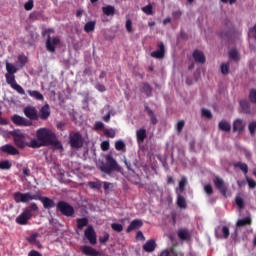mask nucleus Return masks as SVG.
<instances>
[{"label":"nucleus","instance_id":"obj_1","mask_svg":"<svg viewBox=\"0 0 256 256\" xmlns=\"http://www.w3.org/2000/svg\"><path fill=\"white\" fill-rule=\"evenodd\" d=\"M36 141L43 147L53 146L58 150L63 149V144L57 140L56 134L51 129L39 128L36 131Z\"/></svg>","mask_w":256,"mask_h":256},{"label":"nucleus","instance_id":"obj_2","mask_svg":"<svg viewBox=\"0 0 256 256\" xmlns=\"http://www.w3.org/2000/svg\"><path fill=\"white\" fill-rule=\"evenodd\" d=\"M10 136H12L14 144L19 149H25L26 147L30 149H40L43 147L37 139H30V142H26L27 134L22 133L21 130L10 132Z\"/></svg>","mask_w":256,"mask_h":256},{"label":"nucleus","instance_id":"obj_3","mask_svg":"<svg viewBox=\"0 0 256 256\" xmlns=\"http://www.w3.org/2000/svg\"><path fill=\"white\" fill-rule=\"evenodd\" d=\"M99 170L108 175H111L113 172H123V169L121 166H119L118 162H116L111 154L106 155V163H102L101 166H99Z\"/></svg>","mask_w":256,"mask_h":256},{"label":"nucleus","instance_id":"obj_4","mask_svg":"<svg viewBox=\"0 0 256 256\" xmlns=\"http://www.w3.org/2000/svg\"><path fill=\"white\" fill-rule=\"evenodd\" d=\"M69 146H71L72 150L83 149V146H84L83 135L79 132L71 131V133H69Z\"/></svg>","mask_w":256,"mask_h":256},{"label":"nucleus","instance_id":"obj_5","mask_svg":"<svg viewBox=\"0 0 256 256\" xmlns=\"http://www.w3.org/2000/svg\"><path fill=\"white\" fill-rule=\"evenodd\" d=\"M41 196L40 193H36V194H31L29 192L27 193H21V192H16L14 193V201H16V203H28L31 201H37V199H39Z\"/></svg>","mask_w":256,"mask_h":256},{"label":"nucleus","instance_id":"obj_6","mask_svg":"<svg viewBox=\"0 0 256 256\" xmlns=\"http://www.w3.org/2000/svg\"><path fill=\"white\" fill-rule=\"evenodd\" d=\"M56 210L64 217H74L75 214L74 207L65 201L57 202Z\"/></svg>","mask_w":256,"mask_h":256},{"label":"nucleus","instance_id":"obj_7","mask_svg":"<svg viewBox=\"0 0 256 256\" xmlns=\"http://www.w3.org/2000/svg\"><path fill=\"white\" fill-rule=\"evenodd\" d=\"M5 82L10 86V88L19 93V95H26V91L22 86L17 84L16 76H14V74H5Z\"/></svg>","mask_w":256,"mask_h":256},{"label":"nucleus","instance_id":"obj_8","mask_svg":"<svg viewBox=\"0 0 256 256\" xmlns=\"http://www.w3.org/2000/svg\"><path fill=\"white\" fill-rule=\"evenodd\" d=\"M61 44V38L59 37H51V35L47 36L46 40V51L49 53L56 52V47Z\"/></svg>","mask_w":256,"mask_h":256},{"label":"nucleus","instance_id":"obj_9","mask_svg":"<svg viewBox=\"0 0 256 256\" xmlns=\"http://www.w3.org/2000/svg\"><path fill=\"white\" fill-rule=\"evenodd\" d=\"M12 123L14 125L19 126V127H31L32 126V120H27L24 117H21L20 115H14L11 118Z\"/></svg>","mask_w":256,"mask_h":256},{"label":"nucleus","instance_id":"obj_10","mask_svg":"<svg viewBox=\"0 0 256 256\" xmlns=\"http://www.w3.org/2000/svg\"><path fill=\"white\" fill-rule=\"evenodd\" d=\"M84 237L89 241L91 245H96L98 243L96 232L94 231L93 226H87L84 231Z\"/></svg>","mask_w":256,"mask_h":256},{"label":"nucleus","instance_id":"obj_11","mask_svg":"<svg viewBox=\"0 0 256 256\" xmlns=\"http://www.w3.org/2000/svg\"><path fill=\"white\" fill-rule=\"evenodd\" d=\"M23 112H24V115H26L27 119H29L31 121L39 120V116H38L36 107L27 106L26 108H24Z\"/></svg>","mask_w":256,"mask_h":256},{"label":"nucleus","instance_id":"obj_12","mask_svg":"<svg viewBox=\"0 0 256 256\" xmlns=\"http://www.w3.org/2000/svg\"><path fill=\"white\" fill-rule=\"evenodd\" d=\"M36 201H40V203H42V206L44 207V209H52L54 207L57 208V204L54 202V200H52L49 197H43L41 196L39 199H36Z\"/></svg>","mask_w":256,"mask_h":256},{"label":"nucleus","instance_id":"obj_13","mask_svg":"<svg viewBox=\"0 0 256 256\" xmlns=\"http://www.w3.org/2000/svg\"><path fill=\"white\" fill-rule=\"evenodd\" d=\"M214 187L218 189L221 193V195L226 196V185L225 182L219 177L216 176L213 180Z\"/></svg>","mask_w":256,"mask_h":256},{"label":"nucleus","instance_id":"obj_14","mask_svg":"<svg viewBox=\"0 0 256 256\" xmlns=\"http://www.w3.org/2000/svg\"><path fill=\"white\" fill-rule=\"evenodd\" d=\"M37 212H39V207L36 203L32 202L24 209V212L20 213V215L34 216Z\"/></svg>","mask_w":256,"mask_h":256},{"label":"nucleus","instance_id":"obj_15","mask_svg":"<svg viewBox=\"0 0 256 256\" xmlns=\"http://www.w3.org/2000/svg\"><path fill=\"white\" fill-rule=\"evenodd\" d=\"M51 116V110L49 104L42 106L39 110L38 117L40 120H47Z\"/></svg>","mask_w":256,"mask_h":256},{"label":"nucleus","instance_id":"obj_16","mask_svg":"<svg viewBox=\"0 0 256 256\" xmlns=\"http://www.w3.org/2000/svg\"><path fill=\"white\" fill-rule=\"evenodd\" d=\"M240 111L243 114L246 115H254L255 112H253L250 108V102H248L247 100H241L240 101Z\"/></svg>","mask_w":256,"mask_h":256},{"label":"nucleus","instance_id":"obj_17","mask_svg":"<svg viewBox=\"0 0 256 256\" xmlns=\"http://www.w3.org/2000/svg\"><path fill=\"white\" fill-rule=\"evenodd\" d=\"M0 151H2L3 153H7V155H11V156L19 155V150H17L16 147H14L11 144H6L2 146V148H0Z\"/></svg>","mask_w":256,"mask_h":256},{"label":"nucleus","instance_id":"obj_18","mask_svg":"<svg viewBox=\"0 0 256 256\" xmlns=\"http://www.w3.org/2000/svg\"><path fill=\"white\" fill-rule=\"evenodd\" d=\"M0 151H2L3 153H7V155H11V156L19 155V150H17L16 147H14L11 144H6L2 146V148H0Z\"/></svg>","mask_w":256,"mask_h":256},{"label":"nucleus","instance_id":"obj_19","mask_svg":"<svg viewBox=\"0 0 256 256\" xmlns=\"http://www.w3.org/2000/svg\"><path fill=\"white\" fill-rule=\"evenodd\" d=\"M81 253L85 256H99V252L91 246H81Z\"/></svg>","mask_w":256,"mask_h":256},{"label":"nucleus","instance_id":"obj_20","mask_svg":"<svg viewBox=\"0 0 256 256\" xmlns=\"http://www.w3.org/2000/svg\"><path fill=\"white\" fill-rule=\"evenodd\" d=\"M193 59H194V62L198 64H205L206 62L205 54L200 50H194Z\"/></svg>","mask_w":256,"mask_h":256},{"label":"nucleus","instance_id":"obj_21","mask_svg":"<svg viewBox=\"0 0 256 256\" xmlns=\"http://www.w3.org/2000/svg\"><path fill=\"white\" fill-rule=\"evenodd\" d=\"M156 249V242L154 239L146 241L143 245V251L147 253H153Z\"/></svg>","mask_w":256,"mask_h":256},{"label":"nucleus","instance_id":"obj_22","mask_svg":"<svg viewBox=\"0 0 256 256\" xmlns=\"http://www.w3.org/2000/svg\"><path fill=\"white\" fill-rule=\"evenodd\" d=\"M143 227V221L141 220H133L129 224L128 228L126 229V233H131L133 230H138Z\"/></svg>","mask_w":256,"mask_h":256},{"label":"nucleus","instance_id":"obj_23","mask_svg":"<svg viewBox=\"0 0 256 256\" xmlns=\"http://www.w3.org/2000/svg\"><path fill=\"white\" fill-rule=\"evenodd\" d=\"M32 217H34V216L20 214L16 218V223L19 224L20 226H26L27 223L29 222V220H31Z\"/></svg>","mask_w":256,"mask_h":256},{"label":"nucleus","instance_id":"obj_24","mask_svg":"<svg viewBox=\"0 0 256 256\" xmlns=\"http://www.w3.org/2000/svg\"><path fill=\"white\" fill-rule=\"evenodd\" d=\"M245 130V125L243 124V120L240 118L236 119L233 122V132H243Z\"/></svg>","mask_w":256,"mask_h":256},{"label":"nucleus","instance_id":"obj_25","mask_svg":"<svg viewBox=\"0 0 256 256\" xmlns=\"http://www.w3.org/2000/svg\"><path fill=\"white\" fill-rule=\"evenodd\" d=\"M37 236H38L37 233L30 235L29 238H27V242H29L30 245H34L37 248L41 249L42 245H41V242L37 240Z\"/></svg>","mask_w":256,"mask_h":256},{"label":"nucleus","instance_id":"obj_26","mask_svg":"<svg viewBox=\"0 0 256 256\" xmlns=\"http://www.w3.org/2000/svg\"><path fill=\"white\" fill-rule=\"evenodd\" d=\"M190 232L186 229H179L178 230V238L182 241H189L190 240Z\"/></svg>","mask_w":256,"mask_h":256},{"label":"nucleus","instance_id":"obj_27","mask_svg":"<svg viewBox=\"0 0 256 256\" xmlns=\"http://www.w3.org/2000/svg\"><path fill=\"white\" fill-rule=\"evenodd\" d=\"M87 187L92 190H101L103 187V182L97 180V181H89L87 182Z\"/></svg>","mask_w":256,"mask_h":256},{"label":"nucleus","instance_id":"obj_28","mask_svg":"<svg viewBox=\"0 0 256 256\" xmlns=\"http://www.w3.org/2000/svg\"><path fill=\"white\" fill-rule=\"evenodd\" d=\"M233 167L240 169V171L243 172V174H245V176H247V174H248V165H247V163L236 162V163L233 164Z\"/></svg>","mask_w":256,"mask_h":256},{"label":"nucleus","instance_id":"obj_29","mask_svg":"<svg viewBox=\"0 0 256 256\" xmlns=\"http://www.w3.org/2000/svg\"><path fill=\"white\" fill-rule=\"evenodd\" d=\"M27 94H29L30 97L36 99L37 101L44 100V96H42L41 92L37 90H27Z\"/></svg>","mask_w":256,"mask_h":256},{"label":"nucleus","instance_id":"obj_30","mask_svg":"<svg viewBox=\"0 0 256 256\" xmlns=\"http://www.w3.org/2000/svg\"><path fill=\"white\" fill-rule=\"evenodd\" d=\"M89 220L88 218H77L76 224H77V229L78 230H83L84 227L88 226Z\"/></svg>","mask_w":256,"mask_h":256},{"label":"nucleus","instance_id":"obj_31","mask_svg":"<svg viewBox=\"0 0 256 256\" xmlns=\"http://www.w3.org/2000/svg\"><path fill=\"white\" fill-rule=\"evenodd\" d=\"M136 139L139 144L144 143V139H146V129H139L136 131Z\"/></svg>","mask_w":256,"mask_h":256},{"label":"nucleus","instance_id":"obj_32","mask_svg":"<svg viewBox=\"0 0 256 256\" xmlns=\"http://www.w3.org/2000/svg\"><path fill=\"white\" fill-rule=\"evenodd\" d=\"M218 128L223 132L231 131V125L230 123L226 122V120H221V122L218 124Z\"/></svg>","mask_w":256,"mask_h":256},{"label":"nucleus","instance_id":"obj_33","mask_svg":"<svg viewBox=\"0 0 256 256\" xmlns=\"http://www.w3.org/2000/svg\"><path fill=\"white\" fill-rule=\"evenodd\" d=\"M251 225V218L247 217V218H243L240 219L236 222V227L240 228V227H245Z\"/></svg>","mask_w":256,"mask_h":256},{"label":"nucleus","instance_id":"obj_34","mask_svg":"<svg viewBox=\"0 0 256 256\" xmlns=\"http://www.w3.org/2000/svg\"><path fill=\"white\" fill-rule=\"evenodd\" d=\"M152 88L148 83L141 84V93L146 94L147 97H151Z\"/></svg>","mask_w":256,"mask_h":256},{"label":"nucleus","instance_id":"obj_35","mask_svg":"<svg viewBox=\"0 0 256 256\" xmlns=\"http://www.w3.org/2000/svg\"><path fill=\"white\" fill-rule=\"evenodd\" d=\"M5 70L7 71V74L5 75H14L17 73V68L13 64L7 63L5 64Z\"/></svg>","mask_w":256,"mask_h":256},{"label":"nucleus","instance_id":"obj_36","mask_svg":"<svg viewBox=\"0 0 256 256\" xmlns=\"http://www.w3.org/2000/svg\"><path fill=\"white\" fill-rule=\"evenodd\" d=\"M144 110H146V112L148 113V116H149V119L151 120V123L153 125H156L157 120H156L155 113L153 112V110H151L148 106H145Z\"/></svg>","mask_w":256,"mask_h":256},{"label":"nucleus","instance_id":"obj_37","mask_svg":"<svg viewBox=\"0 0 256 256\" xmlns=\"http://www.w3.org/2000/svg\"><path fill=\"white\" fill-rule=\"evenodd\" d=\"M96 27V22L94 21H89L84 25V32L86 33H91L94 31V28Z\"/></svg>","mask_w":256,"mask_h":256},{"label":"nucleus","instance_id":"obj_38","mask_svg":"<svg viewBox=\"0 0 256 256\" xmlns=\"http://www.w3.org/2000/svg\"><path fill=\"white\" fill-rule=\"evenodd\" d=\"M176 205H178L179 209H186L187 205H186V200L185 197L178 195V199L176 201Z\"/></svg>","mask_w":256,"mask_h":256},{"label":"nucleus","instance_id":"obj_39","mask_svg":"<svg viewBox=\"0 0 256 256\" xmlns=\"http://www.w3.org/2000/svg\"><path fill=\"white\" fill-rule=\"evenodd\" d=\"M102 13L106 16H113L114 15V6H107V7H102Z\"/></svg>","mask_w":256,"mask_h":256},{"label":"nucleus","instance_id":"obj_40","mask_svg":"<svg viewBox=\"0 0 256 256\" xmlns=\"http://www.w3.org/2000/svg\"><path fill=\"white\" fill-rule=\"evenodd\" d=\"M102 188L104 189V195H109L110 189H113V183L111 182H102Z\"/></svg>","mask_w":256,"mask_h":256},{"label":"nucleus","instance_id":"obj_41","mask_svg":"<svg viewBox=\"0 0 256 256\" xmlns=\"http://www.w3.org/2000/svg\"><path fill=\"white\" fill-rule=\"evenodd\" d=\"M11 167H12V164H11V162H9V160H4V161L0 162V170L6 171V170L11 169Z\"/></svg>","mask_w":256,"mask_h":256},{"label":"nucleus","instance_id":"obj_42","mask_svg":"<svg viewBox=\"0 0 256 256\" xmlns=\"http://www.w3.org/2000/svg\"><path fill=\"white\" fill-rule=\"evenodd\" d=\"M221 234L223 239H228L230 237V228L228 226L221 227Z\"/></svg>","mask_w":256,"mask_h":256},{"label":"nucleus","instance_id":"obj_43","mask_svg":"<svg viewBox=\"0 0 256 256\" xmlns=\"http://www.w3.org/2000/svg\"><path fill=\"white\" fill-rule=\"evenodd\" d=\"M114 147L118 151H124V149H126V144H124L123 141L119 140V141H116V143L114 144Z\"/></svg>","mask_w":256,"mask_h":256},{"label":"nucleus","instance_id":"obj_44","mask_svg":"<svg viewBox=\"0 0 256 256\" xmlns=\"http://www.w3.org/2000/svg\"><path fill=\"white\" fill-rule=\"evenodd\" d=\"M104 135L108 138H115L116 137V131L114 129H106L104 130Z\"/></svg>","mask_w":256,"mask_h":256},{"label":"nucleus","instance_id":"obj_45","mask_svg":"<svg viewBox=\"0 0 256 256\" xmlns=\"http://www.w3.org/2000/svg\"><path fill=\"white\" fill-rule=\"evenodd\" d=\"M235 203L238 208L240 209L245 208V202L243 201V198H241L240 196H236Z\"/></svg>","mask_w":256,"mask_h":256},{"label":"nucleus","instance_id":"obj_46","mask_svg":"<svg viewBox=\"0 0 256 256\" xmlns=\"http://www.w3.org/2000/svg\"><path fill=\"white\" fill-rule=\"evenodd\" d=\"M144 14L146 15H153V6L151 4H148V6H144L141 8Z\"/></svg>","mask_w":256,"mask_h":256},{"label":"nucleus","instance_id":"obj_47","mask_svg":"<svg viewBox=\"0 0 256 256\" xmlns=\"http://www.w3.org/2000/svg\"><path fill=\"white\" fill-rule=\"evenodd\" d=\"M151 57L156 59H161V44L158 43V50L151 52Z\"/></svg>","mask_w":256,"mask_h":256},{"label":"nucleus","instance_id":"obj_48","mask_svg":"<svg viewBox=\"0 0 256 256\" xmlns=\"http://www.w3.org/2000/svg\"><path fill=\"white\" fill-rule=\"evenodd\" d=\"M111 229L114 230V232L121 233V232H123V225L118 224V223H112Z\"/></svg>","mask_w":256,"mask_h":256},{"label":"nucleus","instance_id":"obj_49","mask_svg":"<svg viewBox=\"0 0 256 256\" xmlns=\"http://www.w3.org/2000/svg\"><path fill=\"white\" fill-rule=\"evenodd\" d=\"M161 256H178L175 249L171 248V250H164L161 252Z\"/></svg>","mask_w":256,"mask_h":256},{"label":"nucleus","instance_id":"obj_50","mask_svg":"<svg viewBox=\"0 0 256 256\" xmlns=\"http://www.w3.org/2000/svg\"><path fill=\"white\" fill-rule=\"evenodd\" d=\"M250 102L256 104V89H250V94L248 96Z\"/></svg>","mask_w":256,"mask_h":256},{"label":"nucleus","instance_id":"obj_51","mask_svg":"<svg viewBox=\"0 0 256 256\" xmlns=\"http://www.w3.org/2000/svg\"><path fill=\"white\" fill-rule=\"evenodd\" d=\"M248 131H250V135L253 136L255 135L256 132V122H250V124H248Z\"/></svg>","mask_w":256,"mask_h":256},{"label":"nucleus","instance_id":"obj_52","mask_svg":"<svg viewBox=\"0 0 256 256\" xmlns=\"http://www.w3.org/2000/svg\"><path fill=\"white\" fill-rule=\"evenodd\" d=\"M246 179V183H248V187H250V189H255L256 188V181L251 179L248 176H245Z\"/></svg>","mask_w":256,"mask_h":256},{"label":"nucleus","instance_id":"obj_53","mask_svg":"<svg viewBox=\"0 0 256 256\" xmlns=\"http://www.w3.org/2000/svg\"><path fill=\"white\" fill-rule=\"evenodd\" d=\"M201 116H203L206 119H211L213 116L211 114V111L208 109L203 108V110H201Z\"/></svg>","mask_w":256,"mask_h":256},{"label":"nucleus","instance_id":"obj_54","mask_svg":"<svg viewBox=\"0 0 256 256\" xmlns=\"http://www.w3.org/2000/svg\"><path fill=\"white\" fill-rule=\"evenodd\" d=\"M229 70H230V64L228 63L221 64V74L227 75L229 73Z\"/></svg>","mask_w":256,"mask_h":256},{"label":"nucleus","instance_id":"obj_55","mask_svg":"<svg viewBox=\"0 0 256 256\" xmlns=\"http://www.w3.org/2000/svg\"><path fill=\"white\" fill-rule=\"evenodd\" d=\"M230 59L233 61H238V51L231 49L229 52Z\"/></svg>","mask_w":256,"mask_h":256},{"label":"nucleus","instance_id":"obj_56","mask_svg":"<svg viewBox=\"0 0 256 256\" xmlns=\"http://www.w3.org/2000/svg\"><path fill=\"white\" fill-rule=\"evenodd\" d=\"M17 60L19 61L20 67H24L26 65V63H27L26 55H19Z\"/></svg>","mask_w":256,"mask_h":256},{"label":"nucleus","instance_id":"obj_57","mask_svg":"<svg viewBox=\"0 0 256 256\" xmlns=\"http://www.w3.org/2000/svg\"><path fill=\"white\" fill-rule=\"evenodd\" d=\"M188 183L185 177L181 178V181H179V191L183 192L185 191V186Z\"/></svg>","mask_w":256,"mask_h":256},{"label":"nucleus","instance_id":"obj_58","mask_svg":"<svg viewBox=\"0 0 256 256\" xmlns=\"http://www.w3.org/2000/svg\"><path fill=\"white\" fill-rule=\"evenodd\" d=\"M204 193H206V195L208 196L213 195V187L211 186V184H207L206 186H204Z\"/></svg>","mask_w":256,"mask_h":256},{"label":"nucleus","instance_id":"obj_59","mask_svg":"<svg viewBox=\"0 0 256 256\" xmlns=\"http://www.w3.org/2000/svg\"><path fill=\"white\" fill-rule=\"evenodd\" d=\"M183 128H185V121L179 120V122L176 125V130L178 131V133H181L183 131Z\"/></svg>","mask_w":256,"mask_h":256},{"label":"nucleus","instance_id":"obj_60","mask_svg":"<svg viewBox=\"0 0 256 256\" xmlns=\"http://www.w3.org/2000/svg\"><path fill=\"white\" fill-rule=\"evenodd\" d=\"M126 31H128V33H133V22L131 19L126 20Z\"/></svg>","mask_w":256,"mask_h":256},{"label":"nucleus","instance_id":"obj_61","mask_svg":"<svg viewBox=\"0 0 256 256\" xmlns=\"http://www.w3.org/2000/svg\"><path fill=\"white\" fill-rule=\"evenodd\" d=\"M33 7H34V1L33 0H29V1L26 2V4H24V9L26 11H31Z\"/></svg>","mask_w":256,"mask_h":256},{"label":"nucleus","instance_id":"obj_62","mask_svg":"<svg viewBox=\"0 0 256 256\" xmlns=\"http://www.w3.org/2000/svg\"><path fill=\"white\" fill-rule=\"evenodd\" d=\"M108 241H109V234L108 233L99 237V243H101V244H106Z\"/></svg>","mask_w":256,"mask_h":256},{"label":"nucleus","instance_id":"obj_63","mask_svg":"<svg viewBox=\"0 0 256 256\" xmlns=\"http://www.w3.org/2000/svg\"><path fill=\"white\" fill-rule=\"evenodd\" d=\"M101 150L102 151H108L109 150V142L108 141H103L101 143Z\"/></svg>","mask_w":256,"mask_h":256},{"label":"nucleus","instance_id":"obj_64","mask_svg":"<svg viewBox=\"0 0 256 256\" xmlns=\"http://www.w3.org/2000/svg\"><path fill=\"white\" fill-rule=\"evenodd\" d=\"M250 36L256 40V23L255 26H253V28H250Z\"/></svg>","mask_w":256,"mask_h":256}]
</instances>
